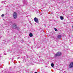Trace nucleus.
<instances>
[{
  "mask_svg": "<svg viewBox=\"0 0 73 73\" xmlns=\"http://www.w3.org/2000/svg\"><path fill=\"white\" fill-rule=\"evenodd\" d=\"M29 36H30V37H32V36H33V34H32V33H30L29 34Z\"/></svg>",
  "mask_w": 73,
  "mask_h": 73,
  "instance_id": "423d86ee",
  "label": "nucleus"
},
{
  "mask_svg": "<svg viewBox=\"0 0 73 73\" xmlns=\"http://www.w3.org/2000/svg\"><path fill=\"white\" fill-rule=\"evenodd\" d=\"M27 65H29V64H28Z\"/></svg>",
  "mask_w": 73,
  "mask_h": 73,
  "instance_id": "2eb2a0df",
  "label": "nucleus"
},
{
  "mask_svg": "<svg viewBox=\"0 0 73 73\" xmlns=\"http://www.w3.org/2000/svg\"><path fill=\"white\" fill-rule=\"evenodd\" d=\"M34 73H37V72H35Z\"/></svg>",
  "mask_w": 73,
  "mask_h": 73,
  "instance_id": "4468645a",
  "label": "nucleus"
},
{
  "mask_svg": "<svg viewBox=\"0 0 73 73\" xmlns=\"http://www.w3.org/2000/svg\"><path fill=\"white\" fill-rule=\"evenodd\" d=\"M17 25H13L12 26L13 29H17Z\"/></svg>",
  "mask_w": 73,
  "mask_h": 73,
  "instance_id": "20e7f679",
  "label": "nucleus"
},
{
  "mask_svg": "<svg viewBox=\"0 0 73 73\" xmlns=\"http://www.w3.org/2000/svg\"><path fill=\"white\" fill-rule=\"evenodd\" d=\"M61 55V52H58L56 54H55L54 55V57H57V56H60Z\"/></svg>",
  "mask_w": 73,
  "mask_h": 73,
  "instance_id": "f257e3e1",
  "label": "nucleus"
},
{
  "mask_svg": "<svg viewBox=\"0 0 73 73\" xmlns=\"http://www.w3.org/2000/svg\"><path fill=\"white\" fill-rule=\"evenodd\" d=\"M17 29L18 31H20V28H19V27H17Z\"/></svg>",
  "mask_w": 73,
  "mask_h": 73,
  "instance_id": "1a4fd4ad",
  "label": "nucleus"
},
{
  "mask_svg": "<svg viewBox=\"0 0 73 73\" xmlns=\"http://www.w3.org/2000/svg\"><path fill=\"white\" fill-rule=\"evenodd\" d=\"M31 63H30L29 65H31Z\"/></svg>",
  "mask_w": 73,
  "mask_h": 73,
  "instance_id": "dca6fc26",
  "label": "nucleus"
},
{
  "mask_svg": "<svg viewBox=\"0 0 73 73\" xmlns=\"http://www.w3.org/2000/svg\"><path fill=\"white\" fill-rule=\"evenodd\" d=\"M51 66L52 67H53L54 66V64L53 63H52L51 64Z\"/></svg>",
  "mask_w": 73,
  "mask_h": 73,
  "instance_id": "9d476101",
  "label": "nucleus"
},
{
  "mask_svg": "<svg viewBox=\"0 0 73 73\" xmlns=\"http://www.w3.org/2000/svg\"><path fill=\"white\" fill-rule=\"evenodd\" d=\"M0 57H1V55H0Z\"/></svg>",
  "mask_w": 73,
  "mask_h": 73,
  "instance_id": "f3484780",
  "label": "nucleus"
},
{
  "mask_svg": "<svg viewBox=\"0 0 73 73\" xmlns=\"http://www.w3.org/2000/svg\"><path fill=\"white\" fill-rule=\"evenodd\" d=\"M60 19L61 20H64V17H63L62 16H60Z\"/></svg>",
  "mask_w": 73,
  "mask_h": 73,
  "instance_id": "6e6552de",
  "label": "nucleus"
},
{
  "mask_svg": "<svg viewBox=\"0 0 73 73\" xmlns=\"http://www.w3.org/2000/svg\"><path fill=\"white\" fill-rule=\"evenodd\" d=\"M58 38L59 39H61V35H58Z\"/></svg>",
  "mask_w": 73,
  "mask_h": 73,
  "instance_id": "0eeeda50",
  "label": "nucleus"
},
{
  "mask_svg": "<svg viewBox=\"0 0 73 73\" xmlns=\"http://www.w3.org/2000/svg\"><path fill=\"white\" fill-rule=\"evenodd\" d=\"M25 1V0L24 1Z\"/></svg>",
  "mask_w": 73,
  "mask_h": 73,
  "instance_id": "a211bd4d",
  "label": "nucleus"
},
{
  "mask_svg": "<svg viewBox=\"0 0 73 73\" xmlns=\"http://www.w3.org/2000/svg\"><path fill=\"white\" fill-rule=\"evenodd\" d=\"M63 73H65V71H63Z\"/></svg>",
  "mask_w": 73,
  "mask_h": 73,
  "instance_id": "ddd939ff",
  "label": "nucleus"
},
{
  "mask_svg": "<svg viewBox=\"0 0 73 73\" xmlns=\"http://www.w3.org/2000/svg\"><path fill=\"white\" fill-rule=\"evenodd\" d=\"M4 14H2L1 15V17H4Z\"/></svg>",
  "mask_w": 73,
  "mask_h": 73,
  "instance_id": "f8f14e48",
  "label": "nucleus"
},
{
  "mask_svg": "<svg viewBox=\"0 0 73 73\" xmlns=\"http://www.w3.org/2000/svg\"><path fill=\"white\" fill-rule=\"evenodd\" d=\"M54 29L55 31H56V32H57V31H58V30H57V29H56V28H54Z\"/></svg>",
  "mask_w": 73,
  "mask_h": 73,
  "instance_id": "9b49d317",
  "label": "nucleus"
},
{
  "mask_svg": "<svg viewBox=\"0 0 73 73\" xmlns=\"http://www.w3.org/2000/svg\"><path fill=\"white\" fill-rule=\"evenodd\" d=\"M13 16L14 19H16V18H17V14L15 12L14 13Z\"/></svg>",
  "mask_w": 73,
  "mask_h": 73,
  "instance_id": "f03ea898",
  "label": "nucleus"
},
{
  "mask_svg": "<svg viewBox=\"0 0 73 73\" xmlns=\"http://www.w3.org/2000/svg\"><path fill=\"white\" fill-rule=\"evenodd\" d=\"M34 20L36 23H38V19L37 17H35L34 19Z\"/></svg>",
  "mask_w": 73,
  "mask_h": 73,
  "instance_id": "7ed1b4c3",
  "label": "nucleus"
},
{
  "mask_svg": "<svg viewBox=\"0 0 73 73\" xmlns=\"http://www.w3.org/2000/svg\"><path fill=\"white\" fill-rule=\"evenodd\" d=\"M73 62H72L70 64V65L69 66V68H73Z\"/></svg>",
  "mask_w": 73,
  "mask_h": 73,
  "instance_id": "39448f33",
  "label": "nucleus"
},
{
  "mask_svg": "<svg viewBox=\"0 0 73 73\" xmlns=\"http://www.w3.org/2000/svg\"><path fill=\"white\" fill-rule=\"evenodd\" d=\"M44 26H45V27H46V26L45 25Z\"/></svg>",
  "mask_w": 73,
  "mask_h": 73,
  "instance_id": "6ab92c4d",
  "label": "nucleus"
}]
</instances>
